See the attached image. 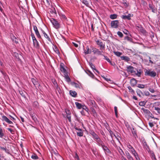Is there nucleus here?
I'll return each instance as SVG.
<instances>
[{
  "instance_id": "nucleus-42",
  "label": "nucleus",
  "mask_w": 160,
  "mask_h": 160,
  "mask_svg": "<svg viewBox=\"0 0 160 160\" xmlns=\"http://www.w3.org/2000/svg\"><path fill=\"white\" fill-rule=\"evenodd\" d=\"M128 88L129 90V92H131L132 94H134L135 93L134 91V90L133 89H132V88L130 86H128Z\"/></svg>"
},
{
  "instance_id": "nucleus-60",
  "label": "nucleus",
  "mask_w": 160,
  "mask_h": 160,
  "mask_svg": "<svg viewBox=\"0 0 160 160\" xmlns=\"http://www.w3.org/2000/svg\"><path fill=\"white\" fill-rule=\"evenodd\" d=\"M7 129L12 134H13L14 133V131L11 128H7Z\"/></svg>"
},
{
  "instance_id": "nucleus-59",
  "label": "nucleus",
  "mask_w": 160,
  "mask_h": 160,
  "mask_svg": "<svg viewBox=\"0 0 160 160\" xmlns=\"http://www.w3.org/2000/svg\"><path fill=\"white\" fill-rule=\"evenodd\" d=\"M123 32L125 34L127 35H128V34H129V32L126 29H124V30L123 31Z\"/></svg>"
},
{
  "instance_id": "nucleus-44",
  "label": "nucleus",
  "mask_w": 160,
  "mask_h": 160,
  "mask_svg": "<svg viewBox=\"0 0 160 160\" xmlns=\"http://www.w3.org/2000/svg\"><path fill=\"white\" fill-rule=\"evenodd\" d=\"M77 134L78 136L79 137H82L83 136V132H82V130L80 131L79 132H77Z\"/></svg>"
},
{
  "instance_id": "nucleus-46",
  "label": "nucleus",
  "mask_w": 160,
  "mask_h": 160,
  "mask_svg": "<svg viewBox=\"0 0 160 160\" xmlns=\"http://www.w3.org/2000/svg\"><path fill=\"white\" fill-rule=\"evenodd\" d=\"M82 110H85L86 112H87L88 113V111L89 110L88 108L86 107L85 106H83L82 108Z\"/></svg>"
},
{
  "instance_id": "nucleus-35",
  "label": "nucleus",
  "mask_w": 160,
  "mask_h": 160,
  "mask_svg": "<svg viewBox=\"0 0 160 160\" xmlns=\"http://www.w3.org/2000/svg\"><path fill=\"white\" fill-rule=\"evenodd\" d=\"M137 93L138 96L139 97H141V95H143V94L142 92L139 89H137L136 91Z\"/></svg>"
},
{
  "instance_id": "nucleus-12",
  "label": "nucleus",
  "mask_w": 160,
  "mask_h": 160,
  "mask_svg": "<svg viewBox=\"0 0 160 160\" xmlns=\"http://www.w3.org/2000/svg\"><path fill=\"white\" fill-rule=\"evenodd\" d=\"M149 10H152V11L153 13H156L157 12V9L155 6L152 3L149 4Z\"/></svg>"
},
{
  "instance_id": "nucleus-63",
  "label": "nucleus",
  "mask_w": 160,
  "mask_h": 160,
  "mask_svg": "<svg viewBox=\"0 0 160 160\" xmlns=\"http://www.w3.org/2000/svg\"><path fill=\"white\" fill-rule=\"evenodd\" d=\"M74 157L75 159H77L78 160H79V157L77 153H75V155L74 156Z\"/></svg>"
},
{
  "instance_id": "nucleus-5",
  "label": "nucleus",
  "mask_w": 160,
  "mask_h": 160,
  "mask_svg": "<svg viewBox=\"0 0 160 160\" xmlns=\"http://www.w3.org/2000/svg\"><path fill=\"white\" fill-rule=\"evenodd\" d=\"M50 21L56 28L58 29L60 28V24L56 19L52 18L50 20Z\"/></svg>"
},
{
  "instance_id": "nucleus-2",
  "label": "nucleus",
  "mask_w": 160,
  "mask_h": 160,
  "mask_svg": "<svg viewBox=\"0 0 160 160\" xmlns=\"http://www.w3.org/2000/svg\"><path fill=\"white\" fill-rule=\"evenodd\" d=\"M31 35L32 39L33 44L34 46L37 48H39V43L36 38L34 34L32 32V30H31Z\"/></svg>"
},
{
  "instance_id": "nucleus-29",
  "label": "nucleus",
  "mask_w": 160,
  "mask_h": 160,
  "mask_svg": "<svg viewBox=\"0 0 160 160\" xmlns=\"http://www.w3.org/2000/svg\"><path fill=\"white\" fill-rule=\"evenodd\" d=\"M75 104L76 105V107L77 108L80 109L82 108L83 106L81 103L78 102H75Z\"/></svg>"
},
{
  "instance_id": "nucleus-9",
  "label": "nucleus",
  "mask_w": 160,
  "mask_h": 160,
  "mask_svg": "<svg viewBox=\"0 0 160 160\" xmlns=\"http://www.w3.org/2000/svg\"><path fill=\"white\" fill-rule=\"evenodd\" d=\"M94 140L97 142L98 145L99 146H102L104 144L103 142L101 140L98 136L95 138Z\"/></svg>"
},
{
  "instance_id": "nucleus-43",
  "label": "nucleus",
  "mask_w": 160,
  "mask_h": 160,
  "mask_svg": "<svg viewBox=\"0 0 160 160\" xmlns=\"http://www.w3.org/2000/svg\"><path fill=\"white\" fill-rule=\"evenodd\" d=\"M114 54L117 56L119 57L122 54V52H114Z\"/></svg>"
},
{
  "instance_id": "nucleus-11",
  "label": "nucleus",
  "mask_w": 160,
  "mask_h": 160,
  "mask_svg": "<svg viewBox=\"0 0 160 160\" xmlns=\"http://www.w3.org/2000/svg\"><path fill=\"white\" fill-rule=\"evenodd\" d=\"M64 67V64L62 63H61L60 64V71L62 72H63L64 74H65V73H68V72H67L65 68Z\"/></svg>"
},
{
  "instance_id": "nucleus-21",
  "label": "nucleus",
  "mask_w": 160,
  "mask_h": 160,
  "mask_svg": "<svg viewBox=\"0 0 160 160\" xmlns=\"http://www.w3.org/2000/svg\"><path fill=\"white\" fill-rule=\"evenodd\" d=\"M42 33L43 34L44 37L46 38L49 42H51V40L49 36L47 34L45 31L42 30V29H41Z\"/></svg>"
},
{
  "instance_id": "nucleus-34",
  "label": "nucleus",
  "mask_w": 160,
  "mask_h": 160,
  "mask_svg": "<svg viewBox=\"0 0 160 160\" xmlns=\"http://www.w3.org/2000/svg\"><path fill=\"white\" fill-rule=\"evenodd\" d=\"M150 154L151 158L152 159H154L156 160L157 159L156 158L153 152H150Z\"/></svg>"
},
{
  "instance_id": "nucleus-64",
  "label": "nucleus",
  "mask_w": 160,
  "mask_h": 160,
  "mask_svg": "<svg viewBox=\"0 0 160 160\" xmlns=\"http://www.w3.org/2000/svg\"><path fill=\"white\" fill-rule=\"evenodd\" d=\"M123 5L124 6L126 7H128L129 3H127L126 2H124L123 3Z\"/></svg>"
},
{
  "instance_id": "nucleus-53",
  "label": "nucleus",
  "mask_w": 160,
  "mask_h": 160,
  "mask_svg": "<svg viewBox=\"0 0 160 160\" xmlns=\"http://www.w3.org/2000/svg\"><path fill=\"white\" fill-rule=\"evenodd\" d=\"M89 65L90 66V67L91 68L93 69L94 70L95 69V66L93 64L92 62H89Z\"/></svg>"
},
{
  "instance_id": "nucleus-36",
  "label": "nucleus",
  "mask_w": 160,
  "mask_h": 160,
  "mask_svg": "<svg viewBox=\"0 0 160 160\" xmlns=\"http://www.w3.org/2000/svg\"><path fill=\"white\" fill-rule=\"evenodd\" d=\"M137 73H136H136H135L136 75L138 77H140L141 76V74H142V72L141 71V69H139L138 70L137 69Z\"/></svg>"
},
{
  "instance_id": "nucleus-55",
  "label": "nucleus",
  "mask_w": 160,
  "mask_h": 160,
  "mask_svg": "<svg viewBox=\"0 0 160 160\" xmlns=\"http://www.w3.org/2000/svg\"><path fill=\"white\" fill-rule=\"evenodd\" d=\"M90 103L92 104V107H95L96 106V104H95V102L94 101L92 100H91L90 101Z\"/></svg>"
},
{
  "instance_id": "nucleus-51",
  "label": "nucleus",
  "mask_w": 160,
  "mask_h": 160,
  "mask_svg": "<svg viewBox=\"0 0 160 160\" xmlns=\"http://www.w3.org/2000/svg\"><path fill=\"white\" fill-rule=\"evenodd\" d=\"M36 115H34V116L32 117L33 120L35 122H36L38 121V119L36 117Z\"/></svg>"
},
{
  "instance_id": "nucleus-38",
  "label": "nucleus",
  "mask_w": 160,
  "mask_h": 160,
  "mask_svg": "<svg viewBox=\"0 0 160 160\" xmlns=\"http://www.w3.org/2000/svg\"><path fill=\"white\" fill-rule=\"evenodd\" d=\"M49 12L52 14L54 13L55 14H56L57 13L55 9L54 8L52 9H50Z\"/></svg>"
},
{
  "instance_id": "nucleus-47",
  "label": "nucleus",
  "mask_w": 160,
  "mask_h": 160,
  "mask_svg": "<svg viewBox=\"0 0 160 160\" xmlns=\"http://www.w3.org/2000/svg\"><path fill=\"white\" fill-rule=\"evenodd\" d=\"M137 86L141 88H145V85L142 84H138Z\"/></svg>"
},
{
  "instance_id": "nucleus-19",
  "label": "nucleus",
  "mask_w": 160,
  "mask_h": 160,
  "mask_svg": "<svg viewBox=\"0 0 160 160\" xmlns=\"http://www.w3.org/2000/svg\"><path fill=\"white\" fill-rule=\"evenodd\" d=\"M141 110L143 111L144 113H146L149 116H150V115H152V114L151 113L149 110L148 109H145L144 108H142Z\"/></svg>"
},
{
  "instance_id": "nucleus-22",
  "label": "nucleus",
  "mask_w": 160,
  "mask_h": 160,
  "mask_svg": "<svg viewBox=\"0 0 160 160\" xmlns=\"http://www.w3.org/2000/svg\"><path fill=\"white\" fill-rule=\"evenodd\" d=\"M121 60H124L126 62H128L130 61L129 58L126 56H122L120 57Z\"/></svg>"
},
{
  "instance_id": "nucleus-62",
  "label": "nucleus",
  "mask_w": 160,
  "mask_h": 160,
  "mask_svg": "<svg viewBox=\"0 0 160 160\" xmlns=\"http://www.w3.org/2000/svg\"><path fill=\"white\" fill-rule=\"evenodd\" d=\"M101 76L102 78H103L106 81H111L110 79H108V78H106L104 75H103V76L101 75Z\"/></svg>"
},
{
  "instance_id": "nucleus-61",
  "label": "nucleus",
  "mask_w": 160,
  "mask_h": 160,
  "mask_svg": "<svg viewBox=\"0 0 160 160\" xmlns=\"http://www.w3.org/2000/svg\"><path fill=\"white\" fill-rule=\"evenodd\" d=\"M61 19H63L64 20H66L67 19V18L64 15H62L61 16Z\"/></svg>"
},
{
  "instance_id": "nucleus-50",
  "label": "nucleus",
  "mask_w": 160,
  "mask_h": 160,
  "mask_svg": "<svg viewBox=\"0 0 160 160\" xmlns=\"http://www.w3.org/2000/svg\"><path fill=\"white\" fill-rule=\"evenodd\" d=\"M150 35L152 40H153V38H154V33L152 32H151L150 33Z\"/></svg>"
},
{
  "instance_id": "nucleus-7",
  "label": "nucleus",
  "mask_w": 160,
  "mask_h": 160,
  "mask_svg": "<svg viewBox=\"0 0 160 160\" xmlns=\"http://www.w3.org/2000/svg\"><path fill=\"white\" fill-rule=\"evenodd\" d=\"M97 44L100 47V49L101 50H104L105 48V43H103L102 42H100L98 40L96 41Z\"/></svg>"
},
{
  "instance_id": "nucleus-25",
  "label": "nucleus",
  "mask_w": 160,
  "mask_h": 160,
  "mask_svg": "<svg viewBox=\"0 0 160 160\" xmlns=\"http://www.w3.org/2000/svg\"><path fill=\"white\" fill-rule=\"evenodd\" d=\"M0 149L2 151H5L6 152L9 153V150L7 149L6 147H2L1 146H0Z\"/></svg>"
},
{
  "instance_id": "nucleus-24",
  "label": "nucleus",
  "mask_w": 160,
  "mask_h": 160,
  "mask_svg": "<svg viewBox=\"0 0 160 160\" xmlns=\"http://www.w3.org/2000/svg\"><path fill=\"white\" fill-rule=\"evenodd\" d=\"M70 95L73 97H76L77 96V93L74 91L70 90L69 91Z\"/></svg>"
},
{
  "instance_id": "nucleus-18",
  "label": "nucleus",
  "mask_w": 160,
  "mask_h": 160,
  "mask_svg": "<svg viewBox=\"0 0 160 160\" xmlns=\"http://www.w3.org/2000/svg\"><path fill=\"white\" fill-rule=\"evenodd\" d=\"M31 80L32 82L36 87V85H38L39 86H40V84H39V83L38 82L37 78H32L31 79Z\"/></svg>"
},
{
  "instance_id": "nucleus-48",
  "label": "nucleus",
  "mask_w": 160,
  "mask_h": 160,
  "mask_svg": "<svg viewBox=\"0 0 160 160\" xmlns=\"http://www.w3.org/2000/svg\"><path fill=\"white\" fill-rule=\"evenodd\" d=\"M134 156L135 157L136 159L137 160H138V159H140L138 156L137 153L136 152H135V153H134V154H133Z\"/></svg>"
},
{
  "instance_id": "nucleus-39",
  "label": "nucleus",
  "mask_w": 160,
  "mask_h": 160,
  "mask_svg": "<svg viewBox=\"0 0 160 160\" xmlns=\"http://www.w3.org/2000/svg\"><path fill=\"white\" fill-rule=\"evenodd\" d=\"M31 158L33 159H38V158L37 155L35 153L33 154L31 156Z\"/></svg>"
},
{
  "instance_id": "nucleus-49",
  "label": "nucleus",
  "mask_w": 160,
  "mask_h": 160,
  "mask_svg": "<svg viewBox=\"0 0 160 160\" xmlns=\"http://www.w3.org/2000/svg\"><path fill=\"white\" fill-rule=\"evenodd\" d=\"M117 34L120 38H122L123 37V34L120 31H118L117 32Z\"/></svg>"
},
{
  "instance_id": "nucleus-14",
  "label": "nucleus",
  "mask_w": 160,
  "mask_h": 160,
  "mask_svg": "<svg viewBox=\"0 0 160 160\" xmlns=\"http://www.w3.org/2000/svg\"><path fill=\"white\" fill-rule=\"evenodd\" d=\"M2 120L5 121L8 124H12L13 123L11 120H10L6 116L3 115L2 117Z\"/></svg>"
},
{
  "instance_id": "nucleus-4",
  "label": "nucleus",
  "mask_w": 160,
  "mask_h": 160,
  "mask_svg": "<svg viewBox=\"0 0 160 160\" xmlns=\"http://www.w3.org/2000/svg\"><path fill=\"white\" fill-rule=\"evenodd\" d=\"M119 22L118 20L112 21L111 23V27L113 28H117L119 26Z\"/></svg>"
},
{
  "instance_id": "nucleus-41",
  "label": "nucleus",
  "mask_w": 160,
  "mask_h": 160,
  "mask_svg": "<svg viewBox=\"0 0 160 160\" xmlns=\"http://www.w3.org/2000/svg\"><path fill=\"white\" fill-rule=\"evenodd\" d=\"M90 110L92 112V113L94 115H96V112L95 110L92 107L90 108Z\"/></svg>"
},
{
  "instance_id": "nucleus-54",
  "label": "nucleus",
  "mask_w": 160,
  "mask_h": 160,
  "mask_svg": "<svg viewBox=\"0 0 160 160\" xmlns=\"http://www.w3.org/2000/svg\"><path fill=\"white\" fill-rule=\"evenodd\" d=\"M67 117L68 119V121L69 122H71V116L70 115L68 114V113H67Z\"/></svg>"
},
{
  "instance_id": "nucleus-33",
  "label": "nucleus",
  "mask_w": 160,
  "mask_h": 160,
  "mask_svg": "<svg viewBox=\"0 0 160 160\" xmlns=\"http://www.w3.org/2000/svg\"><path fill=\"white\" fill-rule=\"evenodd\" d=\"M90 0H83L82 3L85 4L86 6H88L89 5V2Z\"/></svg>"
},
{
  "instance_id": "nucleus-8",
  "label": "nucleus",
  "mask_w": 160,
  "mask_h": 160,
  "mask_svg": "<svg viewBox=\"0 0 160 160\" xmlns=\"http://www.w3.org/2000/svg\"><path fill=\"white\" fill-rule=\"evenodd\" d=\"M127 71L128 72L131 73H136V71L134 70V68L131 66L127 67Z\"/></svg>"
},
{
  "instance_id": "nucleus-32",
  "label": "nucleus",
  "mask_w": 160,
  "mask_h": 160,
  "mask_svg": "<svg viewBox=\"0 0 160 160\" xmlns=\"http://www.w3.org/2000/svg\"><path fill=\"white\" fill-rule=\"evenodd\" d=\"M117 16L118 15L117 14H113L110 15L109 17L111 19H113L117 18Z\"/></svg>"
},
{
  "instance_id": "nucleus-31",
  "label": "nucleus",
  "mask_w": 160,
  "mask_h": 160,
  "mask_svg": "<svg viewBox=\"0 0 160 160\" xmlns=\"http://www.w3.org/2000/svg\"><path fill=\"white\" fill-rule=\"evenodd\" d=\"M124 40H127L128 42H132V39L131 38L129 37L128 36H126L124 38Z\"/></svg>"
},
{
  "instance_id": "nucleus-37",
  "label": "nucleus",
  "mask_w": 160,
  "mask_h": 160,
  "mask_svg": "<svg viewBox=\"0 0 160 160\" xmlns=\"http://www.w3.org/2000/svg\"><path fill=\"white\" fill-rule=\"evenodd\" d=\"M71 84L72 85L74 86L76 88H80L79 85L78 84L76 83V82H71Z\"/></svg>"
},
{
  "instance_id": "nucleus-3",
  "label": "nucleus",
  "mask_w": 160,
  "mask_h": 160,
  "mask_svg": "<svg viewBox=\"0 0 160 160\" xmlns=\"http://www.w3.org/2000/svg\"><path fill=\"white\" fill-rule=\"evenodd\" d=\"M52 160H58L62 158L61 157L58 153L54 151L52 153Z\"/></svg>"
},
{
  "instance_id": "nucleus-27",
  "label": "nucleus",
  "mask_w": 160,
  "mask_h": 160,
  "mask_svg": "<svg viewBox=\"0 0 160 160\" xmlns=\"http://www.w3.org/2000/svg\"><path fill=\"white\" fill-rule=\"evenodd\" d=\"M86 50H84V53L85 54H90L91 53L92 51V49L91 50H90L89 48L88 47H87L86 48Z\"/></svg>"
},
{
  "instance_id": "nucleus-45",
  "label": "nucleus",
  "mask_w": 160,
  "mask_h": 160,
  "mask_svg": "<svg viewBox=\"0 0 160 160\" xmlns=\"http://www.w3.org/2000/svg\"><path fill=\"white\" fill-rule=\"evenodd\" d=\"M114 109L116 116L117 118L118 117L117 107L116 106H115Z\"/></svg>"
},
{
  "instance_id": "nucleus-57",
  "label": "nucleus",
  "mask_w": 160,
  "mask_h": 160,
  "mask_svg": "<svg viewBox=\"0 0 160 160\" xmlns=\"http://www.w3.org/2000/svg\"><path fill=\"white\" fill-rule=\"evenodd\" d=\"M154 109L155 110L157 111L158 113V114H160V108L158 107H155Z\"/></svg>"
},
{
  "instance_id": "nucleus-17",
  "label": "nucleus",
  "mask_w": 160,
  "mask_h": 160,
  "mask_svg": "<svg viewBox=\"0 0 160 160\" xmlns=\"http://www.w3.org/2000/svg\"><path fill=\"white\" fill-rule=\"evenodd\" d=\"M133 16V14L131 15L130 14H128V15H123L121 16L122 18L124 20L128 19L130 20L131 19V17Z\"/></svg>"
},
{
  "instance_id": "nucleus-30",
  "label": "nucleus",
  "mask_w": 160,
  "mask_h": 160,
  "mask_svg": "<svg viewBox=\"0 0 160 160\" xmlns=\"http://www.w3.org/2000/svg\"><path fill=\"white\" fill-rule=\"evenodd\" d=\"M3 137H4L5 138H6V137L4 135V134L3 132L2 129L0 128V138H3Z\"/></svg>"
},
{
  "instance_id": "nucleus-1",
  "label": "nucleus",
  "mask_w": 160,
  "mask_h": 160,
  "mask_svg": "<svg viewBox=\"0 0 160 160\" xmlns=\"http://www.w3.org/2000/svg\"><path fill=\"white\" fill-rule=\"evenodd\" d=\"M145 75L146 76H149L151 77H154L156 75L155 72L152 71L151 70L145 69L144 70Z\"/></svg>"
},
{
  "instance_id": "nucleus-10",
  "label": "nucleus",
  "mask_w": 160,
  "mask_h": 160,
  "mask_svg": "<svg viewBox=\"0 0 160 160\" xmlns=\"http://www.w3.org/2000/svg\"><path fill=\"white\" fill-rule=\"evenodd\" d=\"M33 30L34 31L35 34L37 37L39 39L41 38V36L39 33V32L38 29L37 28L36 25L33 26Z\"/></svg>"
},
{
  "instance_id": "nucleus-40",
  "label": "nucleus",
  "mask_w": 160,
  "mask_h": 160,
  "mask_svg": "<svg viewBox=\"0 0 160 160\" xmlns=\"http://www.w3.org/2000/svg\"><path fill=\"white\" fill-rule=\"evenodd\" d=\"M126 154L127 155V157L128 159H130L131 160V159L133 160V158H132V157L130 155V154H129V153L128 152H126Z\"/></svg>"
},
{
  "instance_id": "nucleus-16",
  "label": "nucleus",
  "mask_w": 160,
  "mask_h": 160,
  "mask_svg": "<svg viewBox=\"0 0 160 160\" xmlns=\"http://www.w3.org/2000/svg\"><path fill=\"white\" fill-rule=\"evenodd\" d=\"M137 80L134 78H132L130 81V83L131 86L132 87H134L135 86L137 83Z\"/></svg>"
},
{
  "instance_id": "nucleus-20",
  "label": "nucleus",
  "mask_w": 160,
  "mask_h": 160,
  "mask_svg": "<svg viewBox=\"0 0 160 160\" xmlns=\"http://www.w3.org/2000/svg\"><path fill=\"white\" fill-rule=\"evenodd\" d=\"M11 39L12 40L13 42L15 43L16 44L18 43V40L13 35H11Z\"/></svg>"
},
{
  "instance_id": "nucleus-26",
  "label": "nucleus",
  "mask_w": 160,
  "mask_h": 160,
  "mask_svg": "<svg viewBox=\"0 0 160 160\" xmlns=\"http://www.w3.org/2000/svg\"><path fill=\"white\" fill-rule=\"evenodd\" d=\"M20 94L24 98H26V97L25 96V94H26V92L22 90H19L18 91Z\"/></svg>"
},
{
  "instance_id": "nucleus-52",
  "label": "nucleus",
  "mask_w": 160,
  "mask_h": 160,
  "mask_svg": "<svg viewBox=\"0 0 160 160\" xmlns=\"http://www.w3.org/2000/svg\"><path fill=\"white\" fill-rule=\"evenodd\" d=\"M146 104V102H145V101H141L139 102V105L140 106H144Z\"/></svg>"
},
{
  "instance_id": "nucleus-28",
  "label": "nucleus",
  "mask_w": 160,
  "mask_h": 160,
  "mask_svg": "<svg viewBox=\"0 0 160 160\" xmlns=\"http://www.w3.org/2000/svg\"><path fill=\"white\" fill-rule=\"evenodd\" d=\"M86 72L91 77L94 78V76L93 74L89 70H87Z\"/></svg>"
},
{
  "instance_id": "nucleus-6",
  "label": "nucleus",
  "mask_w": 160,
  "mask_h": 160,
  "mask_svg": "<svg viewBox=\"0 0 160 160\" xmlns=\"http://www.w3.org/2000/svg\"><path fill=\"white\" fill-rule=\"evenodd\" d=\"M92 51L93 52L94 54H97L98 55H102V53L103 52L102 50V51H99L98 49L95 48H92Z\"/></svg>"
},
{
  "instance_id": "nucleus-23",
  "label": "nucleus",
  "mask_w": 160,
  "mask_h": 160,
  "mask_svg": "<svg viewBox=\"0 0 160 160\" xmlns=\"http://www.w3.org/2000/svg\"><path fill=\"white\" fill-rule=\"evenodd\" d=\"M64 77L67 82H71V80L68 76V73H65L64 74Z\"/></svg>"
},
{
  "instance_id": "nucleus-15",
  "label": "nucleus",
  "mask_w": 160,
  "mask_h": 160,
  "mask_svg": "<svg viewBox=\"0 0 160 160\" xmlns=\"http://www.w3.org/2000/svg\"><path fill=\"white\" fill-rule=\"evenodd\" d=\"M89 133L92 136L94 139L98 136V135L92 130H90L89 131Z\"/></svg>"
},
{
  "instance_id": "nucleus-56",
  "label": "nucleus",
  "mask_w": 160,
  "mask_h": 160,
  "mask_svg": "<svg viewBox=\"0 0 160 160\" xmlns=\"http://www.w3.org/2000/svg\"><path fill=\"white\" fill-rule=\"evenodd\" d=\"M102 56H103L104 57V59L106 60L108 62H110V60L106 56H104V55L102 54Z\"/></svg>"
},
{
  "instance_id": "nucleus-13",
  "label": "nucleus",
  "mask_w": 160,
  "mask_h": 160,
  "mask_svg": "<svg viewBox=\"0 0 160 160\" xmlns=\"http://www.w3.org/2000/svg\"><path fill=\"white\" fill-rule=\"evenodd\" d=\"M101 147L105 153H107L109 154L111 153V151L107 146L104 145V144Z\"/></svg>"
},
{
  "instance_id": "nucleus-58",
  "label": "nucleus",
  "mask_w": 160,
  "mask_h": 160,
  "mask_svg": "<svg viewBox=\"0 0 160 160\" xmlns=\"http://www.w3.org/2000/svg\"><path fill=\"white\" fill-rule=\"evenodd\" d=\"M38 104V103L37 102L35 101L33 103V106L35 107H37Z\"/></svg>"
}]
</instances>
